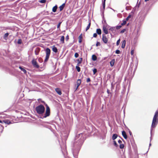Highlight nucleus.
Wrapping results in <instances>:
<instances>
[{
  "instance_id": "obj_44",
  "label": "nucleus",
  "mask_w": 158,
  "mask_h": 158,
  "mask_svg": "<svg viewBox=\"0 0 158 158\" xmlns=\"http://www.w3.org/2000/svg\"><path fill=\"white\" fill-rule=\"evenodd\" d=\"M138 61L137 60V64H136V66L135 67V69H134V72H133V74L135 73V72L136 69H137V65H138Z\"/></svg>"
},
{
  "instance_id": "obj_58",
  "label": "nucleus",
  "mask_w": 158,
  "mask_h": 158,
  "mask_svg": "<svg viewBox=\"0 0 158 158\" xmlns=\"http://www.w3.org/2000/svg\"><path fill=\"white\" fill-rule=\"evenodd\" d=\"M118 142L120 143V144H121L122 143V141L121 140H120V139H119L118 141Z\"/></svg>"
},
{
  "instance_id": "obj_42",
  "label": "nucleus",
  "mask_w": 158,
  "mask_h": 158,
  "mask_svg": "<svg viewBox=\"0 0 158 158\" xmlns=\"http://www.w3.org/2000/svg\"><path fill=\"white\" fill-rule=\"evenodd\" d=\"M40 50H35V53L36 55H38L39 52Z\"/></svg>"
},
{
  "instance_id": "obj_37",
  "label": "nucleus",
  "mask_w": 158,
  "mask_h": 158,
  "mask_svg": "<svg viewBox=\"0 0 158 158\" xmlns=\"http://www.w3.org/2000/svg\"><path fill=\"white\" fill-rule=\"evenodd\" d=\"M129 155L131 158H132L133 157L132 153L131 151H129Z\"/></svg>"
},
{
  "instance_id": "obj_13",
  "label": "nucleus",
  "mask_w": 158,
  "mask_h": 158,
  "mask_svg": "<svg viewBox=\"0 0 158 158\" xmlns=\"http://www.w3.org/2000/svg\"><path fill=\"white\" fill-rule=\"evenodd\" d=\"M122 133L124 138L125 139H127V136L126 132L124 131H123L122 132Z\"/></svg>"
},
{
  "instance_id": "obj_60",
  "label": "nucleus",
  "mask_w": 158,
  "mask_h": 158,
  "mask_svg": "<svg viewBox=\"0 0 158 158\" xmlns=\"http://www.w3.org/2000/svg\"><path fill=\"white\" fill-rule=\"evenodd\" d=\"M107 92L108 94H109L110 93V90L108 89H107Z\"/></svg>"
},
{
  "instance_id": "obj_48",
  "label": "nucleus",
  "mask_w": 158,
  "mask_h": 158,
  "mask_svg": "<svg viewBox=\"0 0 158 158\" xmlns=\"http://www.w3.org/2000/svg\"><path fill=\"white\" fill-rule=\"evenodd\" d=\"M61 23H62L61 22H60L59 23L57 24V28H60V24H61Z\"/></svg>"
},
{
  "instance_id": "obj_5",
  "label": "nucleus",
  "mask_w": 158,
  "mask_h": 158,
  "mask_svg": "<svg viewBox=\"0 0 158 158\" xmlns=\"http://www.w3.org/2000/svg\"><path fill=\"white\" fill-rule=\"evenodd\" d=\"M45 106H46V112L44 116V118L49 116L50 114V110L49 106L47 104H46Z\"/></svg>"
},
{
  "instance_id": "obj_4",
  "label": "nucleus",
  "mask_w": 158,
  "mask_h": 158,
  "mask_svg": "<svg viewBox=\"0 0 158 158\" xmlns=\"http://www.w3.org/2000/svg\"><path fill=\"white\" fill-rule=\"evenodd\" d=\"M45 106H46V112L44 116V118L49 116L50 114V110L49 106L47 104H46Z\"/></svg>"
},
{
  "instance_id": "obj_34",
  "label": "nucleus",
  "mask_w": 158,
  "mask_h": 158,
  "mask_svg": "<svg viewBox=\"0 0 158 158\" xmlns=\"http://www.w3.org/2000/svg\"><path fill=\"white\" fill-rule=\"evenodd\" d=\"M76 68L78 72H79L80 71L81 68L79 66H76Z\"/></svg>"
},
{
  "instance_id": "obj_7",
  "label": "nucleus",
  "mask_w": 158,
  "mask_h": 158,
  "mask_svg": "<svg viewBox=\"0 0 158 158\" xmlns=\"http://www.w3.org/2000/svg\"><path fill=\"white\" fill-rule=\"evenodd\" d=\"M158 123V121L155 119H153L152 124L151 126V133H152V128L155 127Z\"/></svg>"
},
{
  "instance_id": "obj_46",
  "label": "nucleus",
  "mask_w": 158,
  "mask_h": 158,
  "mask_svg": "<svg viewBox=\"0 0 158 158\" xmlns=\"http://www.w3.org/2000/svg\"><path fill=\"white\" fill-rule=\"evenodd\" d=\"M38 61L40 63H42L43 61L42 59L41 58H39L38 59Z\"/></svg>"
},
{
  "instance_id": "obj_35",
  "label": "nucleus",
  "mask_w": 158,
  "mask_h": 158,
  "mask_svg": "<svg viewBox=\"0 0 158 158\" xmlns=\"http://www.w3.org/2000/svg\"><path fill=\"white\" fill-rule=\"evenodd\" d=\"M126 23V20H123V23H121V25L122 26H123L124 25H125Z\"/></svg>"
},
{
  "instance_id": "obj_20",
  "label": "nucleus",
  "mask_w": 158,
  "mask_h": 158,
  "mask_svg": "<svg viewBox=\"0 0 158 158\" xmlns=\"http://www.w3.org/2000/svg\"><path fill=\"white\" fill-rule=\"evenodd\" d=\"M115 27H111L110 28L109 30L112 31V32L114 33L115 32Z\"/></svg>"
},
{
  "instance_id": "obj_64",
  "label": "nucleus",
  "mask_w": 158,
  "mask_h": 158,
  "mask_svg": "<svg viewBox=\"0 0 158 158\" xmlns=\"http://www.w3.org/2000/svg\"><path fill=\"white\" fill-rule=\"evenodd\" d=\"M0 123H3V121H2L0 120Z\"/></svg>"
},
{
  "instance_id": "obj_49",
  "label": "nucleus",
  "mask_w": 158,
  "mask_h": 158,
  "mask_svg": "<svg viewBox=\"0 0 158 158\" xmlns=\"http://www.w3.org/2000/svg\"><path fill=\"white\" fill-rule=\"evenodd\" d=\"M120 50H116L115 51V53L117 54H120Z\"/></svg>"
},
{
  "instance_id": "obj_21",
  "label": "nucleus",
  "mask_w": 158,
  "mask_h": 158,
  "mask_svg": "<svg viewBox=\"0 0 158 158\" xmlns=\"http://www.w3.org/2000/svg\"><path fill=\"white\" fill-rule=\"evenodd\" d=\"M65 6V3H64L61 6H60L59 7V8L60 9V11H62L64 9V7Z\"/></svg>"
},
{
  "instance_id": "obj_45",
  "label": "nucleus",
  "mask_w": 158,
  "mask_h": 158,
  "mask_svg": "<svg viewBox=\"0 0 158 158\" xmlns=\"http://www.w3.org/2000/svg\"><path fill=\"white\" fill-rule=\"evenodd\" d=\"M78 56H79V54H78V53L77 52H76L74 55V56L75 57L77 58L78 57Z\"/></svg>"
},
{
  "instance_id": "obj_56",
  "label": "nucleus",
  "mask_w": 158,
  "mask_h": 158,
  "mask_svg": "<svg viewBox=\"0 0 158 158\" xmlns=\"http://www.w3.org/2000/svg\"><path fill=\"white\" fill-rule=\"evenodd\" d=\"M100 43L99 42H97L96 44V46H98L99 45H100Z\"/></svg>"
},
{
  "instance_id": "obj_22",
  "label": "nucleus",
  "mask_w": 158,
  "mask_h": 158,
  "mask_svg": "<svg viewBox=\"0 0 158 158\" xmlns=\"http://www.w3.org/2000/svg\"><path fill=\"white\" fill-rule=\"evenodd\" d=\"M97 59V57L96 56L94 55V54H93L92 55V60H93V61H96Z\"/></svg>"
},
{
  "instance_id": "obj_32",
  "label": "nucleus",
  "mask_w": 158,
  "mask_h": 158,
  "mask_svg": "<svg viewBox=\"0 0 158 158\" xmlns=\"http://www.w3.org/2000/svg\"><path fill=\"white\" fill-rule=\"evenodd\" d=\"M64 36H62L61 37L60 39V41L62 43H63L64 42Z\"/></svg>"
},
{
  "instance_id": "obj_61",
  "label": "nucleus",
  "mask_w": 158,
  "mask_h": 158,
  "mask_svg": "<svg viewBox=\"0 0 158 158\" xmlns=\"http://www.w3.org/2000/svg\"><path fill=\"white\" fill-rule=\"evenodd\" d=\"M151 137L150 138V142H151V141L152 140V134H151Z\"/></svg>"
},
{
  "instance_id": "obj_11",
  "label": "nucleus",
  "mask_w": 158,
  "mask_h": 158,
  "mask_svg": "<svg viewBox=\"0 0 158 158\" xmlns=\"http://www.w3.org/2000/svg\"><path fill=\"white\" fill-rule=\"evenodd\" d=\"M102 40L105 43H107L108 41L107 38H106V36L103 34L102 35Z\"/></svg>"
},
{
  "instance_id": "obj_6",
  "label": "nucleus",
  "mask_w": 158,
  "mask_h": 158,
  "mask_svg": "<svg viewBox=\"0 0 158 158\" xmlns=\"http://www.w3.org/2000/svg\"><path fill=\"white\" fill-rule=\"evenodd\" d=\"M46 51V56L45 57V59L44 60V64L45 63V62H47L49 57V56L50 55V53H51V50H45Z\"/></svg>"
},
{
  "instance_id": "obj_16",
  "label": "nucleus",
  "mask_w": 158,
  "mask_h": 158,
  "mask_svg": "<svg viewBox=\"0 0 158 158\" xmlns=\"http://www.w3.org/2000/svg\"><path fill=\"white\" fill-rule=\"evenodd\" d=\"M118 137V135L116 134H113L112 137V139L114 140Z\"/></svg>"
},
{
  "instance_id": "obj_17",
  "label": "nucleus",
  "mask_w": 158,
  "mask_h": 158,
  "mask_svg": "<svg viewBox=\"0 0 158 158\" xmlns=\"http://www.w3.org/2000/svg\"><path fill=\"white\" fill-rule=\"evenodd\" d=\"M115 62V59H113L111 60L110 62V65L111 67H113L114 65V63Z\"/></svg>"
},
{
  "instance_id": "obj_15",
  "label": "nucleus",
  "mask_w": 158,
  "mask_h": 158,
  "mask_svg": "<svg viewBox=\"0 0 158 158\" xmlns=\"http://www.w3.org/2000/svg\"><path fill=\"white\" fill-rule=\"evenodd\" d=\"M103 27L104 28H109V27H110V26H109L106 23V20H105L104 21V22L103 23Z\"/></svg>"
},
{
  "instance_id": "obj_53",
  "label": "nucleus",
  "mask_w": 158,
  "mask_h": 158,
  "mask_svg": "<svg viewBox=\"0 0 158 158\" xmlns=\"http://www.w3.org/2000/svg\"><path fill=\"white\" fill-rule=\"evenodd\" d=\"M90 81H91V80L89 78H87V80H86V81L87 82H89Z\"/></svg>"
},
{
  "instance_id": "obj_9",
  "label": "nucleus",
  "mask_w": 158,
  "mask_h": 158,
  "mask_svg": "<svg viewBox=\"0 0 158 158\" xmlns=\"http://www.w3.org/2000/svg\"><path fill=\"white\" fill-rule=\"evenodd\" d=\"M153 119L158 121V110L156 111Z\"/></svg>"
},
{
  "instance_id": "obj_54",
  "label": "nucleus",
  "mask_w": 158,
  "mask_h": 158,
  "mask_svg": "<svg viewBox=\"0 0 158 158\" xmlns=\"http://www.w3.org/2000/svg\"><path fill=\"white\" fill-rule=\"evenodd\" d=\"M134 50H131V55H133L134 53Z\"/></svg>"
},
{
  "instance_id": "obj_40",
  "label": "nucleus",
  "mask_w": 158,
  "mask_h": 158,
  "mask_svg": "<svg viewBox=\"0 0 158 158\" xmlns=\"http://www.w3.org/2000/svg\"><path fill=\"white\" fill-rule=\"evenodd\" d=\"M46 2V0H40L39 1V2L42 3H44Z\"/></svg>"
},
{
  "instance_id": "obj_14",
  "label": "nucleus",
  "mask_w": 158,
  "mask_h": 158,
  "mask_svg": "<svg viewBox=\"0 0 158 158\" xmlns=\"http://www.w3.org/2000/svg\"><path fill=\"white\" fill-rule=\"evenodd\" d=\"M3 123H4L5 124H7L8 125L12 123L8 119L3 120Z\"/></svg>"
},
{
  "instance_id": "obj_59",
  "label": "nucleus",
  "mask_w": 158,
  "mask_h": 158,
  "mask_svg": "<svg viewBox=\"0 0 158 158\" xmlns=\"http://www.w3.org/2000/svg\"><path fill=\"white\" fill-rule=\"evenodd\" d=\"M52 50L55 53H57L58 52V50Z\"/></svg>"
},
{
  "instance_id": "obj_10",
  "label": "nucleus",
  "mask_w": 158,
  "mask_h": 158,
  "mask_svg": "<svg viewBox=\"0 0 158 158\" xmlns=\"http://www.w3.org/2000/svg\"><path fill=\"white\" fill-rule=\"evenodd\" d=\"M81 80L80 79H78L77 81V87L76 89V90H76L77 89L78 87L80 86V85L81 84Z\"/></svg>"
},
{
  "instance_id": "obj_52",
  "label": "nucleus",
  "mask_w": 158,
  "mask_h": 158,
  "mask_svg": "<svg viewBox=\"0 0 158 158\" xmlns=\"http://www.w3.org/2000/svg\"><path fill=\"white\" fill-rule=\"evenodd\" d=\"M126 31V29H123L120 31L121 33H123Z\"/></svg>"
},
{
  "instance_id": "obj_3",
  "label": "nucleus",
  "mask_w": 158,
  "mask_h": 158,
  "mask_svg": "<svg viewBox=\"0 0 158 158\" xmlns=\"http://www.w3.org/2000/svg\"><path fill=\"white\" fill-rule=\"evenodd\" d=\"M131 143L132 145V148L134 150L135 155L137 158H138V154L137 148L136 144L135 143L134 140H133V141H131Z\"/></svg>"
},
{
  "instance_id": "obj_25",
  "label": "nucleus",
  "mask_w": 158,
  "mask_h": 158,
  "mask_svg": "<svg viewBox=\"0 0 158 158\" xmlns=\"http://www.w3.org/2000/svg\"><path fill=\"white\" fill-rule=\"evenodd\" d=\"M89 24L86 28V31H87L89 28L90 25H91L90 21L89 20Z\"/></svg>"
},
{
  "instance_id": "obj_51",
  "label": "nucleus",
  "mask_w": 158,
  "mask_h": 158,
  "mask_svg": "<svg viewBox=\"0 0 158 158\" xmlns=\"http://www.w3.org/2000/svg\"><path fill=\"white\" fill-rule=\"evenodd\" d=\"M128 130L129 131V132L130 135L131 136H132V137H133V136H132V133L130 131V130L129 129H128Z\"/></svg>"
},
{
  "instance_id": "obj_23",
  "label": "nucleus",
  "mask_w": 158,
  "mask_h": 158,
  "mask_svg": "<svg viewBox=\"0 0 158 158\" xmlns=\"http://www.w3.org/2000/svg\"><path fill=\"white\" fill-rule=\"evenodd\" d=\"M19 68L21 70V71H23L24 73L25 74H26L27 73V71L26 70L24 69L23 67H22L21 66H19Z\"/></svg>"
},
{
  "instance_id": "obj_39",
  "label": "nucleus",
  "mask_w": 158,
  "mask_h": 158,
  "mask_svg": "<svg viewBox=\"0 0 158 158\" xmlns=\"http://www.w3.org/2000/svg\"><path fill=\"white\" fill-rule=\"evenodd\" d=\"M22 40L21 39H19L18 40L17 43L18 44H21L22 43Z\"/></svg>"
},
{
  "instance_id": "obj_30",
  "label": "nucleus",
  "mask_w": 158,
  "mask_h": 158,
  "mask_svg": "<svg viewBox=\"0 0 158 158\" xmlns=\"http://www.w3.org/2000/svg\"><path fill=\"white\" fill-rule=\"evenodd\" d=\"M77 61L78 63H81L82 61V58L81 57H80L79 59L77 60Z\"/></svg>"
},
{
  "instance_id": "obj_19",
  "label": "nucleus",
  "mask_w": 158,
  "mask_h": 158,
  "mask_svg": "<svg viewBox=\"0 0 158 158\" xmlns=\"http://www.w3.org/2000/svg\"><path fill=\"white\" fill-rule=\"evenodd\" d=\"M122 46L121 48H125L126 44V41L125 40H123L122 42Z\"/></svg>"
},
{
  "instance_id": "obj_24",
  "label": "nucleus",
  "mask_w": 158,
  "mask_h": 158,
  "mask_svg": "<svg viewBox=\"0 0 158 158\" xmlns=\"http://www.w3.org/2000/svg\"><path fill=\"white\" fill-rule=\"evenodd\" d=\"M38 101L39 102H41L42 103H43L44 105L45 106L46 104H47L44 101H43L41 99V98H39L38 99Z\"/></svg>"
},
{
  "instance_id": "obj_63",
  "label": "nucleus",
  "mask_w": 158,
  "mask_h": 158,
  "mask_svg": "<svg viewBox=\"0 0 158 158\" xmlns=\"http://www.w3.org/2000/svg\"><path fill=\"white\" fill-rule=\"evenodd\" d=\"M52 49L54 50V49H57L55 47V48H53Z\"/></svg>"
},
{
  "instance_id": "obj_47",
  "label": "nucleus",
  "mask_w": 158,
  "mask_h": 158,
  "mask_svg": "<svg viewBox=\"0 0 158 158\" xmlns=\"http://www.w3.org/2000/svg\"><path fill=\"white\" fill-rule=\"evenodd\" d=\"M131 17V15H129L126 18V20L128 21L129 19Z\"/></svg>"
},
{
  "instance_id": "obj_18",
  "label": "nucleus",
  "mask_w": 158,
  "mask_h": 158,
  "mask_svg": "<svg viewBox=\"0 0 158 158\" xmlns=\"http://www.w3.org/2000/svg\"><path fill=\"white\" fill-rule=\"evenodd\" d=\"M108 28H106L103 27V32H104L106 34H107L108 33Z\"/></svg>"
},
{
  "instance_id": "obj_41",
  "label": "nucleus",
  "mask_w": 158,
  "mask_h": 158,
  "mask_svg": "<svg viewBox=\"0 0 158 158\" xmlns=\"http://www.w3.org/2000/svg\"><path fill=\"white\" fill-rule=\"evenodd\" d=\"M119 147L120 149H123L124 147V145L123 144H120Z\"/></svg>"
},
{
  "instance_id": "obj_55",
  "label": "nucleus",
  "mask_w": 158,
  "mask_h": 158,
  "mask_svg": "<svg viewBox=\"0 0 158 158\" xmlns=\"http://www.w3.org/2000/svg\"><path fill=\"white\" fill-rule=\"evenodd\" d=\"M97 36V34L96 33H95L93 34V37H96Z\"/></svg>"
},
{
  "instance_id": "obj_26",
  "label": "nucleus",
  "mask_w": 158,
  "mask_h": 158,
  "mask_svg": "<svg viewBox=\"0 0 158 158\" xmlns=\"http://www.w3.org/2000/svg\"><path fill=\"white\" fill-rule=\"evenodd\" d=\"M3 52H5V53H3V55L4 56H8V54H7L9 52L8 50H3Z\"/></svg>"
},
{
  "instance_id": "obj_33",
  "label": "nucleus",
  "mask_w": 158,
  "mask_h": 158,
  "mask_svg": "<svg viewBox=\"0 0 158 158\" xmlns=\"http://www.w3.org/2000/svg\"><path fill=\"white\" fill-rule=\"evenodd\" d=\"M9 35V34L8 33H6L5 34L4 36V38L5 40H6L7 38V37Z\"/></svg>"
},
{
  "instance_id": "obj_8",
  "label": "nucleus",
  "mask_w": 158,
  "mask_h": 158,
  "mask_svg": "<svg viewBox=\"0 0 158 158\" xmlns=\"http://www.w3.org/2000/svg\"><path fill=\"white\" fill-rule=\"evenodd\" d=\"M31 63L34 67L36 68H39V65L38 64L35 60L34 59L32 60Z\"/></svg>"
},
{
  "instance_id": "obj_50",
  "label": "nucleus",
  "mask_w": 158,
  "mask_h": 158,
  "mask_svg": "<svg viewBox=\"0 0 158 158\" xmlns=\"http://www.w3.org/2000/svg\"><path fill=\"white\" fill-rule=\"evenodd\" d=\"M120 43V39H119L117 42L116 44L117 45H118Z\"/></svg>"
},
{
  "instance_id": "obj_28",
  "label": "nucleus",
  "mask_w": 158,
  "mask_h": 158,
  "mask_svg": "<svg viewBox=\"0 0 158 158\" xmlns=\"http://www.w3.org/2000/svg\"><path fill=\"white\" fill-rule=\"evenodd\" d=\"M82 37V34H81L78 37V39H79L78 41H79V43H81V42Z\"/></svg>"
},
{
  "instance_id": "obj_27",
  "label": "nucleus",
  "mask_w": 158,
  "mask_h": 158,
  "mask_svg": "<svg viewBox=\"0 0 158 158\" xmlns=\"http://www.w3.org/2000/svg\"><path fill=\"white\" fill-rule=\"evenodd\" d=\"M57 8V5H56L55 6H54L52 9V11L53 12H55L56 11V10Z\"/></svg>"
},
{
  "instance_id": "obj_36",
  "label": "nucleus",
  "mask_w": 158,
  "mask_h": 158,
  "mask_svg": "<svg viewBox=\"0 0 158 158\" xmlns=\"http://www.w3.org/2000/svg\"><path fill=\"white\" fill-rule=\"evenodd\" d=\"M113 144L115 147H117L118 146V145L117 144L116 141L115 140H113Z\"/></svg>"
},
{
  "instance_id": "obj_38",
  "label": "nucleus",
  "mask_w": 158,
  "mask_h": 158,
  "mask_svg": "<svg viewBox=\"0 0 158 158\" xmlns=\"http://www.w3.org/2000/svg\"><path fill=\"white\" fill-rule=\"evenodd\" d=\"M93 74H95L97 72V69L96 68H94L93 69Z\"/></svg>"
},
{
  "instance_id": "obj_29",
  "label": "nucleus",
  "mask_w": 158,
  "mask_h": 158,
  "mask_svg": "<svg viewBox=\"0 0 158 158\" xmlns=\"http://www.w3.org/2000/svg\"><path fill=\"white\" fill-rule=\"evenodd\" d=\"M98 35H101L102 33L101 30L100 29H98L96 31Z\"/></svg>"
},
{
  "instance_id": "obj_31",
  "label": "nucleus",
  "mask_w": 158,
  "mask_h": 158,
  "mask_svg": "<svg viewBox=\"0 0 158 158\" xmlns=\"http://www.w3.org/2000/svg\"><path fill=\"white\" fill-rule=\"evenodd\" d=\"M106 0H103L102 1V4L103 6V7L104 9H105V1Z\"/></svg>"
},
{
  "instance_id": "obj_1",
  "label": "nucleus",
  "mask_w": 158,
  "mask_h": 158,
  "mask_svg": "<svg viewBox=\"0 0 158 158\" xmlns=\"http://www.w3.org/2000/svg\"><path fill=\"white\" fill-rule=\"evenodd\" d=\"M83 134L80 133L78 135H76L75 140L73 144L72 153L73 156L75 158H77L81 148L84 141V137H83Z\"/></svg>"
},
{
  "instance_id": "obj_2",
  "label": "nucleus",
  "mask_w": 158,
  "mask_h": 158,
  "mask_svg": "<svg viewBox=\"0 0 158 158\" xmlns=\"http://www.w3.org/2000/svg\"><path fill=\"white\" fill-rule=\"evenodd\" d=\"M35 110L38 114L41 115L44 113L45 108L43 105L40 104L36 107Z\"/></svg>"
},
{
  "instance_id": "obj_43",
  "label": "nucleus",
  "mask_w": 158,
  "mask_h": 158,
  "mask_svg": "<svg viewBox=\"0 0 158 158\" xmlns=\"http://www.w3.org/2000/svg\"><path fill=\"white\" fill-rule=\"evenodd\" d=\"M122 27V26L121 25H119V26H117L115 27V28L117 29H119L121 27Z\"/></svg>"
},
{
  "instance_id": "obj_57",
  "label": "nucleus",
  "mask_w": 158,
  "mask_h": 158,
  "mask_svg": "<svg viewBox=\"0 0 158 158\" xmlns=\"http://www.w3.org/2000/svg\"><path fill=\"white\" fill-rule=\"evenodd\" d=\"M65 39H66V40H69V36L68 35H67L66 37V38H65Z\"/></svg>"
},
{
  "instance_id": "obj_62",
  "label": "nucleus",
  "mask_w": 158,
  "mask_h": 158,
  "mask_svg": "<svg viewBox=\"0 0 158 158\" xmlns=\"http://www.w3.org/2000/svg\"><path fill=\"white\" fill-rule=\"evenodd\" d=\"M81 63H78L77 64V66H79V64H81Z\"/></svg>"
},
{
  "instance_id": "obj_12",
  "label": "nucleus",
  "mask_w": 158,
  "mask_h": 158,
  "mask_svg": "<svg viewBox=\"0 0 158 158\" xmlns=\"http://www.w3.org/2000/svg\"><path fill=\"white\" fill-rule=\"evenodd\" d=\"M55 91L59 95L61 94L62 92L60 89L59 88H56L55 89Z\"/></svg>"
}]
</instances>
